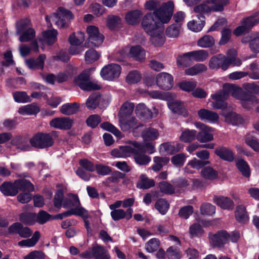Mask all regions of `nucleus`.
<instances>
[{
  "label": "nucleus",
  "mask_w": 259,
  "mask_h": 259,
  "mask_svg": "<svg viewBox=\"0 0 259 259\" xmlns=\"http://www.w3.org/2000/svg\"><path fill=\"white\" fill-rule=\"evenodd\" d=\"M207 70V67L203 64H196L193 66L190 67L185 71L187 75L194 76L202 73Z\"/></svg>",
  "instance_id": "nucleus-44"
},
{
  "label": "nucleus",
  "mask_w": 259,
  "mask_h": 259,
  "mask_svg": "<svg viewBox=\"0 0 259 259\" xmlns=\"http://www.w3.org/2000/svg\"><path fill=\"white\" fill-rule=\"evenodd\" d=\"M213 202L223 209H231L234 205V203L231 199L224 196L214 197Z\"/></svg>",
  "instance_id": "nucleus-35"
},
{
  "label": "nucleus",
  "mask_w": 259,
  "mask_h": 259,
  "mask_svg": "<svg viewBox=\"0 0 259 259\" xmlns=\"http://www.w3.org/2000/svg\"><path fill=\"white\" fill-rule=\"evenodd\" d=\"M166 255L169 259H180L182 256L180 249L174 246H170L167 249Z\"/></svg>",
  "instance_id": "nucleus-63"
},
{
  "label": "nucleus",
  "mask_w": 259,
  "mask_h": 259,
  "mask_svg": "<svg viewBox=\"0 0 259 259\" xmlns=\"http://www.w3.org/2000/svg\"><path fill=\"white\" fill-rule=\"evenodd\" d=\"M229 234L226 231H220L209 235L210 243L214 247H222L229 240Z\"/></svg>",
  "instance_id": "nucleus-19"
},
{
  "label": "nucleus",
  "mask_w": 259,
  "mask_h": 259,
  "mask_svg": "<svg viewBox=\"0 0 259 259\" xmlns=\"http://www.w3.org/2000/svg\"><path fill=\"white\" fill-rule=\"evenodd\" d=\"M200 210L203 215H211L215 213V207L210 203H205L201 205Z\"/></svg>",
  "instance_id": "nucleus-62"
},
{
  "label": "nucleus",
  "mask_w": 259,
  "mask_h": 259,
  "mask_svg": "<svg viewBox=\"0 0 259 259\" xmlns=\"http://www.w3.org/2000/svg\"><path fill=\"white\" fill-rule=\"evenodd\" d=\"M58 32L55 29L49 30L44 32L43 40L49 45L54 44L57 40Z\"/></svg>",
  "instance_id": "nucleus-47"
},
{
  "label": "nucleus",
  "mask_w": 259,
  "mask_h": 259,
  "mask_svg": "<svg viewBox=\"0 0 259 259\" xmlns=\"http://www.w3.org/2000/svg\"><path fill=\"white\" fill-rule=\"evenodd\" d=\"M51 126L60 130H67L71 128L73 120L66 117L55 118L50 122Z\"/></svg>",
  "instance_id": "nucleus-20"
},
{
  "label": "nucleus",
  "mask_w": 259,
  "mask_h": 259,
  "mask_svg": "<svg viewBox=\"0 0 259 259\" xmlns=\"http://www.w3.org/2000/svg\"><path fill=\"white\" fill-rule=\"evenodd\" d=\"M107 26L110 29H114L121 23L120 18L116 15H108L106 18Z\"/></svg>",
  "instance_id": "nucleus-53"
},
{
  "label": "nucleus",
  "mask_w": 259,
  "mask_h": 259,
  "mask_svg": "<svg viewBox=\"0 0 259 259\" xmlns=\"http://www.w3.org/2000/svg\"><path fill=\"white\" fill-rule=\"evenodd\" d=\"M163 30L164 27L149 34L151 36V41L154 46H161L164 43L165 38Z\"/></svg>",
  "instance_id": "nucleus-30"
},
{
  "label": "nucleus",
  "mask_w": 259,
  "mask_h": 259,
  "mask_svg": "<svg viewBox=\"0 0 259 259\" xmlns=\"http://www.w3.org/2000/svg\"><path fill=\"white\" fill-rule=\"evenodd\" d=\"M259 23V12L255 13L251 16L245 19L240 26L237 27L234 31V34L239 36L247 32L254 25Z\"/></svg>",
  "instance_id": "nucleus-14"
},
{
  "label": "nucleus",
  "mask_w": 259,
  "mask_h": 259,
  "mask_svg": "<svg viewBox=\"0 0 259 259\" xmlns=\"http://www.w3.org/2000/svg\"><path fill=\"white\" fill-rule=\"evenodd\" d=\"M212 132V128L208 126L203 128L198 134L197 133V140L201 143H205L212 141L213 139Z\"/></svg>",
  "instance_id": "nucleus-33"
},
{
  "label": "nucleus",
  "mask_w": 259,
  "mask_h": 259,
  "mask_svg": "<svg viewBox=\"0 0 259 259\" xmlns=\"http://www.w3.org/2000/svg\"><path fill=\"white\" fill-rule=\"evenodd\" d=\"M85 39L83 32L78 31L72 33L68 37V41L71 46H77L80 45Z\"/></svg>",
  "instance_id": "nucleus-36"
},
{
  "label": "nucleus",
  "mask_w": 259,
  "mask_h": 259,
  "mask_svg": "<svg viewBox=\"0 0 259 259\" xmlns=\"http://www.w3.org/2000/svg\"><path fill=\"white\" fill-rule=\"evenodd\" d=\"M31 50L34 52H38L39 51L38 45L36 41H33L31 44V48L26 45H21L19 47V51L21 56L24 57L28 55Z\"/></svg>",
  "instance_id": "nucleus-50"
},
{
  "label": "nucleus",
  "mask_w": 259,
  "mask_h": 259,
  "mask_svg": "<svg viewBox=\"0 0 259 259\" xmlns=\"http://www.w3.org/2000/svg\"><path fill=\"white\" fill-rule=\"evenodd\" d=\"M121 71V68L119 65L112 63L103 67L100 71V75L105 80L113 81L119 77Z\"/></svg>",
  "instance_id": "nucleus-11"
},
{
  "label": "nucleus",
  "mask_w": 259,
  "mask_h": 259,
  "mask_svg": "<svg viewBox=\"0 0 259 259\" xmlns=\"http://www.w3.org/2000/svg\"><path fill=\"white\" fill-rule=\"evenodd\" d=\"M180 140L185 143H189L197 139V132L194 130L185 129L180 136Z\"/></svg>",
  "instance_id": "nucleus-40"
},
{
  "label": "nucleus",
  "mask_w": 259,
  "mask_h": 259,
  "mask_svg": "<svg viewBox=\"0 0 259 259\" xmlns=\"http://www.w3.org/2000/svg\"><path fill=\"white\" fill-rule=\"evenodd\" d=\"M240 102L244 108L249 110L254 107L256 111L259 112V99L255 96L247 93Z\"/></svg>",
  "instance_id": "nucleus-23"
},
{
  "label": "nucleus",
  "mask_w": 259,
  "mask_h": 259,
  "mask_svg": "<svg viewBox=\"0 0 259 259\" xmlns=\"http://www.w3.org/2000/svg\"><path fill=\"white\" fill-rule=\"evenodd\" d=\"M13 98L18 103H27L31 101L30 97L25 92H16L13 93Z\"/></svg>",
  "instance_id": "nucleus-60"
},
{
  "label": "nucleus",
  "mask_w": 259,
  "mask_h": 259,
  "mask_svg": "<svg viewBox=\"0 0 259 259\" xmlns=\"http://www.w3.org/2000/svg\"><path fill=\"white\" fill-rule=\"evenodd\" d=\"M154 186V182L152 180L149 179L145 175H141L140 181L137 184V187L140 189H148Z\"/></svg>",
  "instance_id": "nucleus-52"
},
{
  "label": "nucleus",
  "mask_w": 259,
  "mask_h": 259,
  "mask_svg": "<svg viewBox=\"0 0 259 259\" xmlns=\"http://www.w3.org/2000/svg\"><path fill=\"white\" fill-rule=\"evenodd\" d=\"M215 44L213 37L209 35H205L199 38L197 42L198 47L202 48H208L212 47Z\"/></svg>",
  "instance_id": "nucleus-45"
},
{
  "label": "nucleus",
  "mask_w": 259,
  "mask_h": 259,
  "mask_svg": "<svg viewBox=\"0 0 259 259\" xmlns=\"http://www.w3.org/2000/svg\"><path fill=\"white\" fill-rule=\"evenodd\" d=\"M0 190L5 195L15 196L19 191H33V185L25 179L18 180L14 183L5 182L0 186Z\"/></svg>",
  "instance_id": "nucleus-3"
},
{
  "label": "nucleus",
  "mask_w": 259,
  "mask_h": 259,
  "mask_svg": "<svg viewBox=\"0 0 259 259\" xmlns=\"http://www.w3.org/2000/svg\"><path fill=\"white\" fill-rule=\"evenodd\" d=\"M141 144L134 142L131 145L119 147L112 150L111 155L117 158H125L130 156L135 152L141 148Z\"/></svg>",
  "instance_id": "nucleus-12"
},
{
  "label": "nucleus",
  "mask_w": 259,
  "mask_h": 259,
  "mask_svg": "<svg viewBox=\"0 0 259 259\" xmlns=\"http://www.w3.org/2000/svg\"><path fill=\"white\" fill-rule=\"evenodd\" d=\"M73 19V15L69 10L59 7L57 11L50 16H47L46 20L50 22L52 20L55 25L60 28H67L70 25V20Z\"/></svg>",
  "instance_id": "nucleus-4"
},
{
  "label": "nucleus",
  "mask_w": 259,
  "mask_h": 259,
  "mask_svg": "<svg viewBox=\"0 0 259 259\" xmlns=\"http://www.w3.org/2000/svg\"><path fill=\"white\" fill-rule=\"evenodd\" d=\"M87 33L88 35V43L91 44V47H98L103 42L104 37L100 33L99 28L94 25H90L87 28Z\"/></svg>",
  "instance_id": "nucleus-15"
},
{
  "label": "nucleus",
  "mask_w": 259,
  "mask_h": 259,
  "mask_svg": "<svg viewBox=\"0 0 259 259\" xmlns=\"http://www.w3.org/2000/svg\"><path fill=\"white\" fill-rule=\"evenodd\" d=\"M39 111V107L34 104L23 106L18 110V112L22 115H34L38 113Z\"/></svg>",
  "instance_id": "nucleus-39"
},
{
  "label": "nucleus",
  "mask_w": 259,
  "mask_h": 259,
  "mask_svg": "<svg viewBox=\"0 0 259 259\" xmlns=\"http://www.w3.org/2000/svg\"><path fill=\"white\" fill-rule=\"evenodd\" d=\"M182 32L181 24H171L167 26L165 30V35L170 38H178Z\"/></svg>",
  "instance_id": "nucleus-29"
},
{
  "label": "nucleus",
  "mask_w": 259,
  "mask_h": 259,
  "mask_svg": "<svg viewBox=\"0 0 259 259\" xmlns=\"http://www.w3.org/2000/svg\"><path fill=\"white\" fill-rule=\"evenodd\" d=\"M231 64L236 66H239L241 64V60L237 58V52L235 50H229L227 57L223 54L214 56L210 58L209 62V67L211 69L221 68L223 70H226Z\"/></svg>",
  "instance_id": "nucleus-2"
},
{
  "label": "nucleus",
  "mask_w": 259,
  "mask_h": 259,
  "mask_svg": "<svg viewBox=\"0 0 259 259\" xmlns=\"http://www.w3.org/2000/svg\"><path fill=\"white\" fill-rule=\"evenodd\" d=\"M143 13L140 10L131 11L125 15V19L126 22L131 25H135L139 23Z\"/></svg>",
  "instance_id": "nucleus-32"
},
{
  "label": "nucleus",
  "mask_w": 259,
  "mask_h": 259,
  "mask_svg": "<svg viewBox=\"0 0 259 259\" xmlns=\"http://www.w3.org/2000/svg\"><path fill=\"white\" fill-rule=\"evenodd\" d=\"M129 55L137 60H142L145 57V52L141 47L136 46L130 49Z\"/></svg>",
  "instance_id": "nucleus-48"
},
{
  "label": "nucleus",
  "mask_w": 259,
  "mask_h": 259,
  "mask_svg": "<svg viewBox=\"0 0 259 259\" xmlns=\"http://www.w3.org/2000/svg\"><path fill=\"white\" fill-rule=\"evenodd\" d=\"M167 105L169 109L174 113L187 117L188 115L184 104L179 101H168Z\"/></svg>",
  "instance_id": "nucleus-26"
},
{
  "label": "nucleus",
  "mask_w": 259,
  "mask_h": 259,
  "mask_svg": "<svg viewBox=\"0 0 259 259\" xmlns=\"http://www.w3.org/2000/svg\"><path fill=\"white\" fill-rule=\"evenodd\" d=\"M208 57V51L204 50L193 51L185 53L183 56H179L177 59L179 65L183 66L186 62L190 61L203 62Z\"/></svg>",
  "instance_id": "nucleus-7"
},
{
  "label": "nucleus",
  "mask_w": 259,
  "mask_h": 259,
  "mask_svg": "<svg viewBox=\"0 0 259 259\" xmlns=\"http://www.w3.org/2000/svg\"><path fill=\"white\" fill-rule=\"evenodd\" d=\"M30 143L33 147L43 149L52 146L54 140L51 134L38 133L30 139Z\"/></svg>",
  "instance_id": "nucleus-10"
},
{
  "label": "nucleus",
  "mask_w": 259,
  "mask_h": 259,
  "mask_svg": "<svg viewBox=\"0 0 259 259\" xmlns=\"http://www.w3.org/2000/svg\"><path fill=\"white\" fill-rule=\"evenodd\" d=\"M81 257L95 259H110V255L108 251L103 246L94 244L92 247L89 248L85 252L79 254Z\"/></svg>",
  "instance_id": "nucleus-9"
},
{
  "label": "nucleus",
  "mask_w": 259,
  "mask_h": 259,
  "mask_svg": "<svg viewBox=\"0 0 259 259\" xmlns=\"http://www.w3.org/2000/svg\"><path fill=\"white\" fill-rule=\"evenodd\" d=\"M141 148L136 150L134 153V159L136 162L139 165H146L150 161V157L145 155L143 152V147L141 145Z\"/></svg>",
  "instance_id": "nucleus-37"
},
{
  "label": "nucleus",
  "mask_w": 259,
  "mask_h": 259,
  "mask_svg": "<svg viewBox=\"0 0 259 259\" xmlns=\"http://www.w3.org/2000/svg\"><path fill=\"white\" fill-rule=\"evenodd\" d=\"M40 238V233L38 231H35L33 236L30 238L26 240H23L19 241L18 243V245L21 247H31L34 246Z\"/></svg>",
  "instance_id": "nucleus-46"
},
{
  "label": "nucleus",
  "mask_w": 259,
  "mask_h": 259,
  "mask_svg": "<svg viewBox=\"0 0 259 259\" xmlns=\"http://www.w3.org/2000/svg\"><path fill=\"white\" fill-rule=\"evenodd\" d=\"M201 176L207 180H213L217 178L218 172L210 166L203 168L201 171Z\"/></svg>",
  "instance_id": "nucleus-51"
},
{
  "label": "nucleus",
  "mask_w": 259,
  "mask_h": 259,
  "mask_svg": "<svg viewBox=\"0 0 259 259\" xmlns=\"http://www.w3.org/2000/svg\"><path fill=\"white\" fill-rule=\"evenodd\" d=\"M11 144L17 147L18 149L26 151L29 148V146L26 144L25 140L21 136H17L11 141Z\"/></svg>",
  "instance_id": "nucleus-55"
},
{
  "label": "nucleus",
  "mask_w": 259,
  "mask_h": 259,
  "mask_svg": "<svg viewBox=\"0 0 259 259\" xmlns=\"http://www.w3.org/2000/svg\"><path fill=\"white\" fill-rule=\"evenodd\" d=\"M227 98V93H226L223 88L222 91H218L211 95L209 101L211 106L214 109H223L227 107L225 100Z\"/></svg>",
  "instance_id": "nucleus-16"
},
{
  "label": "nucleus",
  "mask_w": 259,
  "mask_h": 259,
  "mask_svg": "<svg viewBox=\"0 0 259 259\" xmlns=\"http://www.w3.org/2000/svg\"><path fill=\"white\" fill-rule=\"evenodd\" d=\"M79 108V106L77 103H66L60 107V110L62 114L70 115L76 113Z\"/></svg>",
  "instance_id": "nucleus-38"
},
{
  "label": "nucleus",
  "mask_w": 259,
  "mask_h": 259,
  "mask_svg": "<svg viewBox=\"0 0 259 259\" xmlns=\"http://www.w3.org/2000/svg\"><path fill=\"white\" fill-rule=\"evenodd\" d=\"M215 153L221 159L230 162L232 161L234 158L232 151L224 147L217 148Z\"/></svg>",
  "instance_id": "nucleus-31"
},
{
  "label": "nucleus",
  "mask_w": 259,
  "mask_h": 259,
  "mask_svg": "<svg viewBox=\"0 0 259 259\" xmlns=\"http://www.w3.org/2000/svg\"><path fill=\"white\" fill-rule=\"evenodd\" d=\"M236 165L239 171L244 176L246 177L250 176L249 166L245 161L243 159H239L236 161Z\"/></svg>",
  "instance_id": "nucleus-54"
},
{
  "label": "nucleus",
  "mask_w": 259,
  "mask_h": 259,
  "mask_svg": "<svg viewBox=\"0 0 259 259\" xmlns=\"http://www.w3.org/2000/svg\"><path fill=\"white\" fill-rule=\"evenodd\" d=\"M156 209L162 214H165L169 208V204L163 199H158L155 204Z\"/></svg>",
  "instance_id": "nucleus-61"
},
{
  "label": "nucleus",
  "mask_w": 259,
  "mask_h": 259,
  "mask_svg": "<svg viewBox=\"0 0 259 259\" xmlns=\"http://www.w3.org/2000/svg\"><path fill=\"white\" fill-rule=\"evenodd\" d=\"M223 88L226 93H227V97L230 94L234 98L239 100L240 101L246 95V93H244L242 89L239 87L231 84H225Z\"/></svg>",
  "instance_id": "nucleus-25"
},
{
  "label": "nucleus",
  "mask_w": 259,
  "mask_h": 259,
  "mask_svg": "<svg viewBox=\"0 0 259 259\" xmlns=\"http://www.w3.org/2000/svg\"><path fill=\"white\" fill-rule=\"evenodd\" d=\"M235 218L237 221L241 223H245L248 221L249 217L244 206L240 205L237 207Z\"/></svg>",
  "instance_id": "nucleus-42"
},
{
  "label": "nucleus",
  "mask_w": 259,
  "mask_h": 259,
  "mask_svg": "<svg viewBox=\"0 0 259 259\" xmlns=\"http://www.w3.org/2000/svg\"><path fill=\"white\" fill-rule=\"evenodd\" d=\"M174 4L171 2L164 3L153 13H148L143 18L142 27L148 34L163 27L164 24L170 21L174 11Z\"/></svg>",
  "instance_id": "nucleus-1"
},
{
  "label": "nucleus",
  "mask_w": 259,
  "mask_h": 259,
  "mask_svg": "<svg viewBox=\"0 0 259 259\" xmlns=\"http://www.w3.org/2000/svg\"><path fill=\"white\" fill-rule=\"evenodd\" d=\"M157 85L161 89L165 90L171 89L173 85V77L169 73L161 72L159 73L156 78Z\"/></svg>",
  "instance_id": "nucleus-18"
},
{
  "label": "nucleus",
  "mask_w": 259,
  "mask_h": 259,
  "mask_svg": "<svg viewBox=\"0 0 259 259\" xmlns=\"http://www.w3.org/2000/svg\"><path fill=\"white\" fill-rule=\"evenodd\" d=\"M197 13V20H192L187 23L188 29L195 32H200L205 25V17L203 15L205 13Z\"/></svg>",
  "instance_id": "nucleus-21"
},
{
  "label": "nucleus",
  "mask_w": 259,
  "mask_h": 259,
  "mask_svg": "<svg viewBox=\"0 0 259 259\" xmlns=\"http://www.w3.org/2000/svg\"><path fill=\"white\" fill-rule=\"evenodd\" d=\"M119 121L121 129L123 131H126L135 125L136 119L130 116L127 117H120Z\"/></svg>",
  "instance_id": "nucleus-41"
},
{
  "label": "nucleus",
  "mask_w": 259,
  "mask_h": 259,
  "mask_svg": "<svg viewBox=\"0 0 259 259\" xmlns=\"http://www.w3.org/2000/svg\"><path fill=\"white\" fill-rule=\"evenodd\" d=\"M142 133V136L144 142H151L156 140L159 137L158 131L152 127L145 128L144 126L140 124L135 127L133 130V134L135 137L138 136L139 133Z\"/></svg>",
  "instance_id": "nucleus-13"
},
{
  "label": "nucleus",
  "mask_w": 259,
  "mask_h": 259,
  "mask_svg": "<svg viewBox=\"0 0 259 259\" xmlns=\"http://www.w3.org/2000/svg\"><path fill=\"white\" fill-rule=\"evenodd\" d=\"M63 207L65 208L81 210L83 213L89 214L88 211L80 206L79 198L76 195L68 194L63 201Z\"/></svg>",
  "instance_id": "nucleus-17"
},
{
  "label": "nucleus",
  "mask_w": 259,
  "mask_h": 259,
  "mask_svg": "<svg viewBox=\"0 0 259 259\" xmlns=\"http://www.w3.org/2000/svg\"><path fill=\"white\" fill-rule=\"evenodd\" d=\"M102 100L101 96L98 94L91 95L86 101V106L90 110L95 109L100 104Z\"/></svg>",
  "instance_id": "nucleus-43"
},
{
  "label": "nucleus",
  "mask_w": 259,
  "mask_h": 259,
  "mask_svg": "<svg viewBox=\"0 0 259 259\" xmlns=\"http://www.w3.org/2000/svg\"><path fill=\"white\" fill-rule=\"evenodd\" d=\"M221 114L224 117L225 121L233 125H238L243 122V119L240 115L233 112L222 111Z\"/></svg>",
  "instance_id": "nucleus-28"
},
{
  "label": "nucleus",
  "mask_w": 259,
  "mask_h": 259,
  "mask_svg": "<svg viewBox=\"0 0 259 259\" xmlns=\"http://www.w3.org/2000/svg\"><path fill=\"white\" fill-rule=\"evenodd\" d=\"M20 220L26 225H33L36 223V213H22L20 217Z\"/></svg>",
  "instance_id": "nucleus-57"
},
{
  "label": "nucleus",
  "mask_w": 259,
  "mask_h": 259,
  "mask_svg": "<svg viewBox=\"0 0 259 259\" xmlns=\"http://www.w3.org/2000/svg\"><path fill=\"white\" fill-rule=\"evenodd\" d=\"M244 140L245 143L253 150L259 152V143L255 137L249 134L245 136Z\"/></svg>",
  "instance_id": "nucleus-56"
},
{
  "label": "nucleus",
  "mask_w": 259,
  "mask_h": 259,
  "mask_svg": "<svg viewBox=\"0 0 259 259\" xmlns=\"http://www.w3.org/2000/svg\"><path fill=\"white\" fill-rule=\"evenodd\" d=\"M135 113L138 117L143 119L151 118L154 116L152 112L143 103H139L137 105Z\"/></svg>",
  "instance_id": "nucleus-34"
},
{
  "label": "nucleus",
  "mask_w": 259,
  "mask_h": 259,
  "mask_svg": "<svg viewBox=\"0 0 259 259\" xmlns=\"http://www.w3.org/2000/svg\"><path fill=\"white\" fill-rule=\"evenodd\" d=\"M153 161L155 162V164L153 165L152 169L154 171H159L164 165L168 162L169 159L166 157L156 156L154 157Z\"/></svg>",
  "instance_id": "nucleus-58"
},
{
  "label": "nucleus",
  "mask_w": 259,
  "mask_h": 259,
  "mask_svg": "<svg viewBox=\"0 0 259 259\" xmlns=\"http://www.w3.org/2000/svg\"><path fill=\"white\" fill-rule=\"evenodd\" d=\"M183 148V145L180 143L166 142L160 146V152L163 154H173Z\"/></svg>",
  "instance_id": "nucleus-22"
},
{
  "label": "nucleus",
  "mask_w": 259,
  "mask_h": 259,
  "mask_svg": "<svg viewBox=\"0 0 259 259\" xmlns=\"http://www.w3.org/2000/svg\"><path fill=\"white\" fill-rule=\"evenodd\" d=\"M134 109V104L133 103L125 102L120 108L119 116L122 117L130 116L133 112Z\"/></svg>",
  "instance_id": "nucleus-49"
},
{
  "label": "nucleus",
  "mask_w": 259,
  "mask_h": 259,
  "mask_svg": "<svg viewBox=\"0 0 259 259\" xmlns=\"http://www.w3.org/2000/svg\"><path fill=\"white\" fill-rule=\"evenodd\" d=\"M229 3V0H206L194 8L195 13L209 14L211 12H221Z\"/></svg>",
  "instance_id": "nucleus-5"
},
{
  "label": "nucleus",
  "mask_w": 259,
  "mask_h": 259,
  "mask_svg": "<svg viewBox=\"0 0 259 259\" xmlns=\"http://www.w3.org/2000/svg\"><path fill=\"white\" fill-rule=\"evenodd\" d=\"M160 244V241L158 239H151L146 243L145 249L148 252H153L158 249Z\"/></svg>",
  "instance_id": "nucleus-59"
},
{
  "label": "nucleus",
  "mask_w": 259,
  "mask_h": 259,
  "mask_svg": "<svg viewBox=\"0 0 259 259\" xmlns=\"http://www.w3.org/2000/svg\"><path fill=\"white\" fill-rule=\"evenodd\" d=\"M198 115L201 120L210 123L217 122L219 118L218 114L205 109H201L198 111Z\"/></svg>",
  "instance_id": "nucleus-24"
},
{
  "label": "nucleus",
  "mask_w": 259,
  "mask_h": 259,
  "mask_svg": "<svg viewBox=\"0 0 259 259\" xmlns=\"http://www.w3.org/2000/svg\"><path fill=\"white\" fill-rule=\"evenodd\" d=\"M29 25L30 21L27 19L20 20L17 22V33L21 34L19 38L20 41H28L34 37V30L29 26Z\"/></svg>",
  "instance_id": "nucleus-8"
},
{
  "label": "nucleus",
  "mask_w": 259,
  "mask_h": 259,
  "mask_svg": "<svg viewBox=\"0 0 259 259\" xmlns=\"http://www.w3.org/2000/svg\"><path fill=\"white\" fill-rule=\"evenodd\" d=\"M133 209L132 208H128L125 211L122 209H117L113 210L111 211L110 214L112 219L115 221H118L122 219L130 220L132 217Z\"/></svg>",
  "instance_id": "nucleus-27"
},
{
  "label": "nucleus",
  "mask_w": 259,
  "mask_h": 259,
  "mask_svg": "<svg viewBox=\"0 0 259 259\" xmlns=\"http://www.w3.org/2000/svg\"><path fill=\"white\" fill-rule=\"evenodd\" d=\"M248 42L251 50L254 53H259V51L253 49L258 47L259 46V33L255 32L251 34Z\"/></svg>",
  "instance_id": "nucleus-64"
},
{
  "label": "nucleus",
  "mask_w": 259,
  "mask_h": 259,
  "mask_svg": "<svg viewBox=\"0 0 259 259\" xmlns=\"http://www.w3.org/2000/svg\"><path fill=\"white\" fill-rule=\"evenodd\" d=\"M87 70L81 72L74 79V83L81 90L85 91L100 90L102 85L96 80H92Z\"/></svg>",
  "instance_id": "nucleus-6"
}]
</instances>
